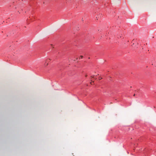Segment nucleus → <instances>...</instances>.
<instances>
[{"label": "nucleus", "mask_w": 156, "mask_h": 156, "mask_svg": "<svg viewBox=\"0 0 156 156\" xmlns=\"http://www.w3.org/2000/svg\"><path fill=\"white\" fill-rule=\"evenodd\" d=\"M102 78H101L100 77L99 78V80H101V79H102Z\"/></svg>", "instance_id": "nucleus-1"}, {"label": "nucleus", "mask_w": 156, "mask_h": 156, "mask_svg": "<svg viewBox=\"0 0 156 156\" xmlns=\"http://www.w3.org/2000/svg\"><path fill=\"white\" fill-rule=\"evenodd\" d=\"M80 57H81V58H83V56H80Z\"/></svg>", "instance_id": "nucleus-2"}, {"label": "nucleus", "mask_w": 156, "mask_h": 156, "mask_svg": "<svg viewBox=\"0 0 156 156\" xmlns=\"http://www.w3.org/2000/svg\"><path fill=\"white\" fill-rule=\"evenodd\" d=\"M91 77L92 78H94V76H91Z\"/></svg>", "instance_id": "nucleus-3"}, {"label": "nucleus", "mask_w": 156, "mask_h": 156, "mask_svg": "<svg viewBox=\"0 0 156 156\" xmlns=\"http://www.w3.org/2000/svg\"><path fill=\"white\" fill-rule=\"evenodd\" d=\"M48 63H47V64H46V66H48Z\"/></svg>", "instance_id": "nucleus-4"}, {"label": "nucleus", "mask_w": 156, "mask_h": 156, "mask_svg": "<svg viewBox=\"0 0 156 156\" xmlns=\"http://www.w3.org/2000/svg\"><path fill=\"white\" fill-rule=\"evenodd\" d=\"M135 94H134V95H133V96H135Z\"/></svg>", "instance_id": "nucleus-5"}, {"label": "nucleus", "mask_w": 156, "mask_h": 156, "mask_svg": "<svg viewBox=\"0 0 156 156\" xmlns=\"http://www.w3.org/2000/svg\"><path fill=\"white\" fill-rule=\"evenodd\" d=\"M134 44H133V45H132V46H133V45H134Z\"/></svg>", "instance_id": "nucleus-6"}, {"label": "nucleus", "mask_w": 156, "mask_h": 156, "mask_svg": "<svg viewBox=\"0 0 156 156\" xmlns=\"http://www.w3.org/2000/svg\"><path fill=\"white\" fill-rule=\"evenodd\" d=\"M90 83V84H92V82H91Z\"/></svg>", "instance_id": "nucleus-7"}, {"label": "nucleus", "mask_w": 156, "mask_h": 156, "mask_svg": "<svg viewBox=\"0 0 156 156\" xmlns=\"http://www.w3.org/2000/svg\"><path fill=\"white\" fill-rule=\"evenodd\" d=\"M90 83V84H92V82H91Z\"/></svg>", "instance_id": "nucleus-8"}, {"label": "nucleus", "mask_w": 156, "mask_h": 156, "mask_svg": "<svg viewBox=\"0 0 156 156\" xmlns=\"http://www.w3.org/2000/svg\"><path fill=\"white\" fill-rule=\"evenodd\" d=\"M85 76H86V77H87V75H86Z\"/></svg>", "instance_id": "nucleus-9"}]
</instances>
